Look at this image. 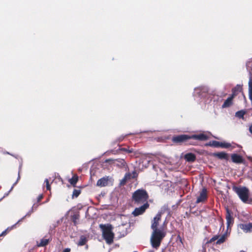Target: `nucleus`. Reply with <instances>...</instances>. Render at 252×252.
Returning <instances> with one entry per match:
<instances>
[{"instance_id": "1", "label": "nucleus", "mask_w": 252, "mask_h": 252, "mask_svg": "<svg viewBox=\"0 0 252 252\" xmlns=\"http://www.w3.org/2000/svg\"><path fill=\"white\" fill-rule=\"evenodd\" d=\"M169 213V210L167 206H163L160 211L157 214L152 221L151 228L153 232L151 235L150 242L153 248L158 249L159 247L161 242L166 235L163 228H158L159 221L161 219L162 214L164 213Z\"/></svg>"}, {"instance_id": "2", "label": "nucleus", "mask_w": 252, "mask_h": 252, "mask_svg": "<svg viewBox=\"0 0 252 252\" xmlns=\"http://www.w3.org/2000/svg\"><path fill=\"white\" fill-rule=\"evenodd\" d=\"M102 232V236L106 242L108 244H111L113 242L114 234L112 232V227L110 224H102L99 225Z\"/></svg>"}, {"instance_id": "3", "label": "nucleus", "mask_w": 252, "mask_h": 252, "mask_svg": "<svg viewBox=\"0 0 252 252\" xmlns=\"http://www.w3.org/2000/svg\"><path fill=\"white\" fill-rule=\"evenodd\" d=\"M232 189L243 202L250 203L251 200L249 199V190L247 188L245 187H238L233 186Z\"/></svg>"}, {"instance_id": "4", "label": "nucleus", "mask_w": 252, "mask_h": 252, "mask_svg": "<svg viewBox=\"0 0 252 252\" xmlns=\"http://www.w3.org/2000/svg\"><path fill=\"white\" fill-rule=\"evenodd\" d=\"M148 198L147 192L143 189H137L132 195V199L137 204L145 203Z\"/></svg>"}, {"instance_id": "5", "label": "nucleus", "mask_w": 252, "mask_h": 252, "mask_svg": "<svg viewBox=\"0 0 252 252\" xmlns=\"http://www.w3.org/2000/svg\"><path fill=\"white\" fill-rule=\"evenodd\" d=\"M208 89L206 87H199L196 88L194 91V96L195 99L199 101L200 99H205L208 96Z\"/></svg>"}, {"instance_id": "6", "label": "nucleus", "mask_w": 252, "mask_h": 252, "mask_svg": "<svg viewBox=\"0 0 252 252\" xmlns=\"http://www.w3.org/2000/svg\"><path fill=\"white\" fill-rule=\"evenodd\" d=\"M114 180L112 177L105 176L98 180L96 186L99 187H104L112 185Z\"/></svg>"}, {"instance_id": "7", "label": "nucleus", "mask_w": 252, "mask_h": 252, "mask_svg": "<svg viewBox=\"0 0 252 252\" xmlns=\"http://www.w3.org/2000/svg\"><path fill=\"white\" fill-rule=\"evenodd\" d=\"M149 205L147 202L143 204L141 206L136 208L132 212V214L136 217L143 214L145 210L149 207Z\"/></svg>"}, {"instance_id": "8", "label": "nucleus", "mask_w": 252, "mask_h": 252, "mask_svg": "<svg viewBox=\"0 0 252 252\" xmlns=\"http://www.w3.org/2000/svg\"><path fill=\"white\" fill-rule=\"evenodd\" d=\"M189 135L187 134H182L174 136L172 138V141L174 143H179L183 142L186 141L187 140L189 139Z\"/></svg>"}, {"instance_id": "9", "label": "nucleus", "mask_w": 252, "mask_h": 252, "mask_svg": "<svg viewBox=\"0 0 252 252\" xmlns=\"http://www.w3.org/2000/svg\"><path fill=\"white\" fill-rule=\"evenodd\" d=\"M238 228L243 230L245 233H250L252 232V223H241L238 224Z\"/></svg>"}, {"instance_id": "10", "label": "nucleus", "mask_w": 252, "mask_h": 252, "mask_svg": "<svg viewBox=\"0 0 252 252\" xmlns=\"http://www.w3.org/2000/svg\"><path fill=\"white\" fill-rule=\"evenodd\" d=\"M189 138L199 141H205L209 139V136L207 134L202 133L198 134H193L190 135Z\"/></svg>"}, {"instance_id": "11", "label": "nucleus", "mask_w": 252, "mask_h": 252, "mask_svg": "<svg viewBox=\"0 0 252 252\" xmlns=\"http://www.w3.org/2000/svg\"><path fill=\"white\" fill-rule=\"evenodd\" d=\"M207 197V189L205 188H203L200 191L199 195L197 198L196 203H199L200 202H203L206 200Z\"/></svg>"}, {"instance_id": "12", "label": "nucleus", "mask_w": 252, "mask_h": 252, "mask_svg": "<svg viewBox=\"0 0 252 252\" xmlns=\"http://www.w3.org/2000/svg\"><path fill=\"white\" fill-rule=\"evenodd\" d=\"M232 161L236 163H241L243 162L244 159L243 157L237 154H232L231 156Z\"/></svg>"}, {"instance_id": "13", "label": "nucleus", "mask_w": 252, "mask_h": 252, "mask_svg": "<svg viewBox=\"0 0 252 252\" xmlns=\"http://www.w3.org/2000/svg\"><path fill=\"white\" fill-rule=\"evenodd\" d=\"M51 240V237L47 238V236L45 237L40 240L39 243H37V245L38 247H44L46 246L49 242Z\"/></svg>"}, {"instance_id": "14", "label": "nucleus", "mask_w": 252, "mask_h": 252, "mask_svg": "<svg viewBox=\"0 0 252 252\" xmlns=\"http://www.w3.org/2000/svg\"><path fill=\"white\" fill-rule=\"evenodd\" d=\"M227 213L226 215V219L227 221V227H228L230 224H232L233 222V219L231 215V213L228 209L226 210Z\"/></svg>"}, {"instance_id": "15", "label": "nucleus", "mask_w": 252, "mask_h": 252, "mask_svg": "<svg viewBox=\"0 0 252 252\" xmlns=\"http://www.w3.org/2000/svg\"><path fill=\"white\" fill-rule=\"evenodd\" d=\"M185 159L188 162H192L195 160L196 157L192 153H188L185 155Z\"/></svg>"}, {"instance_id": "16", "label": "nucleus", "mask_w": 252, "mask_h": 252, "mask_svg": "<svg viewBox=\"0 0 252 252\" xmlns=\"http://www.w3.org/2000/svg\"><path fill=\"white\" fill-rule=\"evenodd\" d=\"M215 156L220 159H227L228 158V155L224 152L216 153Z\"/></svg>"}, {"instance_id": "17", "label": "nucleus", "mask_w": 252, "mask_h": 252, "mask_svg": "<svg viewBox=\"0 0 252 252\" xmlns=\"http://www.w3.org/2000/svg\"><path fill=\"white\" fill-rule=\"evenodd\" d=\"M232 97H228L224 102L223 104L222 105V108H226L230 106L232 104Z\"/></svg>"}, {"instance_id": "18", "label": "nucleus", "mask_w": 252, "mask_h": 252, "mask_svg": "<svg viewBox=\"0 0 252 252\" xmlns=\"http://www.w3.org/2000/svg\"><path fill=\"white\" fill-rule=\"evenodd\" d=\"M121 151L126 152L128 153H133L134 155L137 156L138 154V151L134 150L133 149L129 148H122L120 149Z\"/></svg>"}, {"instance_id": "19", "label": "nucleus", "mask_w": 252, "mask_h": 252, "mask_svg": "<svg viewBox=\"0 0 252 252\" xmlns=\"http://www.w3.org/2000/svg\"><path fill=\"white\" fill-rule=\"evenodd\" d=\"M227 234L224 233L222 235H221L220 237L219 236V238L217 241L216 242V244L218 245L221 244L223 243L226 240L227 238Z\"/></svg>"}, {"instance_id": "20", "label": "nucleus", "mask_w": 252, "mask_h": 252, "mask_svg": "<svg viewBox=\"0 0 252 252\" xmlns=\"http://www.w3.org/2000/svg\"><path fill=\"white\" fill-rule=\"evenodd\" d=\"M87 241V238L85 236L82 235V236H81V237L80 238L79 241L78 243H77V245L78 246H84V245L86 244Z\"/></svg>"}, {"instance_id": "21", "label": "nucleus", "mask_w": 252, "mask_h": 252, "mask_svg": "<svg viewBox=\"0 0 252 252\" xmlns=\"http://www.w3.org/2000/svg\"><path fill=\"white\" fill-rule=\"evenodd\" d=\"M249 96L252 102V81L251 79H250L249 81Z\"/></svg>"}, {"instance_id": "22", "label": "nucleus", "mask_w": 252, "mask_h": 252, "mask_svg": "<svg viewBox=\"0 0 252 252\" xmlns=\"http://www.w3.org/2000/svg\"><path fill=\"white\" fill-rule=\"evenodd\" d=\"M38 205L37 206H35V204H34L33 205V206L32 207V208L31 209V210L30 211H29L27 213V214L24 216L22 219H21L20 220H18V221L17 222V223H18V222H20L21 221H22L24 219H25L26 217H29L31 214L33 212V208L35 207V208H37Z\"/></svg>"}, {"instance_id": "23", "label": "nucleus", "mask_w": 252, "mask_h": 252, "mask_svg": "<svg viewBox=\"0 0 252 252\" xmlns=\"http://www.w3.org/2000/svg\"><path fill=\"white\" fill-rule=\"evenodd\" d=\"M220 147L224 148H231L232 149L234 148L235 146H232L231 144L227 142H221L220 143Z\"/></svg>"}, {"instance_id": "24", "label": "nucleus", "mask_w": 252, "mask_h": 252, "mask_svg": "<svg viewBox=\"0 0 252 252\" xmlns=\"http://www.w3.org/2000/svg\"><path fill=\"white\" fill-rule=\"evenodd\" d=\"M69 183L71 185L75 186L78 181V176H73L72 178L69 179Z\"/></svg>"}, {"instance_id": "25", "label": "nucleus", "mask_w": 252, "mask_h": 252, "mask_svg": "<svg viewBox=\"0 0 252 252\" xmlns=\"http://www.w3.org/2000/svg\"><path fill=\"white\" fill-rule=\"evenodd\" d=\"M245 114V111L241 110L238 111L236 113L235 116L239 118H242L243 117L244 115Z\"/></svg>"}, {"instance_id": "26", "label": "nucleus", "mask_w": 252, "mask_h": 252, "mask_svg": "<svg viewBox=\"0 0 252 252\" xmlns=\"http://www.w3.org/2000/svg\"><path fill=\"white\" fill-rule=\"evenodd\" d=\"M20 178V174L19 172L18 173V176L17 179V181L13 184L11 188H10V190H9V192H10L13 189L14 187L17 184L18 182L19 181V179Z\"/></svg>"}, {"instance_id": "27", "label": "nucleus", "mask_w": 252, "mask_h": 252, "mask_svg": "<svg viewBox=\"0 0 252 252\" xmlns=\"http://www.w3.org/2000/svg\"><path fill=\"white\" fill-rule=\"evenodd\" d=\"M80 190L74 189L72 195H73V196H75V197H77V196H78V195L80 194Z\"/></svg>"}, {"instance_id": "28", "label": "nucleus", "mask_w": 252, "mask_h": 252, "mask_svg": "<svg viewBox=\"0 0 252 252\" xmlns=\"http://www.w3.org/2000/svg\"><path fill=\"white\" fill-rule=\"evenodd\" d=\"M44 183L46 184V189L47 190H50L51 189V187H50V185L49 184V181L47 179H46L45 181H44Z\"/></svg>"}, {"instance_id": "29", "label": "nucleus", "mask_w": 252, "mask_h": 252, "mask_svg": "<svg viewBox=\"0 0 252 252\" xmlns=\"http://www.w3.org/2000/svg\"><path fill=\"white\" fill-rule=\"evenodd\" d=\"M241 90V86L238 85L234 89H233V91L234 92V93H235L236 91L240 92Z\"/></svg>"}, {"instance_id": "30", "label": "nucleus", "mask_w": 252, "mask_h": 252, "mask_svg": "<svg viewBox=\"0 0 252 252\" xmlns=\"http://www.w3.org/2000/svg\"><path fill=\"white\" fill-rule=\"evenodd\" d=\"M213 145L215 147H220V143H221V142L214 141H213Z\"/></svg>"}, {"instance_id": "31", "label": "nucleus", "mask_w": 252, "mask_h": 252, "mask_svg": "<svg viewBox=\"0 0 252 252\" xmlns=\"http://www.w3.org/2000/svg\"><path fill=\"white\" fill-rule=\"evenodd\" d=\"M219 238V235H215L214 236V237H213L210 240V242H214V241L215 240H218V239Z\"/></svg>"}, {"instance_id": "32", "label": "nucleus", "mask_w": 252, "mask_h": 252, "mask_svg": "<svg viewBox=\"0 0 252 252\" xmlns=\"http://www.w3.org/2000/svg\"><path fill=\"white\" fill-rule=\"evenodd\" d=\"M72 219H73V222L74 223V224H76V220L77 219H78V216L77 215H73V218H72Z\"/></svg>"}, {"instance_id": "33", "label": "nucleus", "mask_w": 252, "mask_h": 252, "mask_svg": "<svg viewBox=\"0 0 252 252\" xmlns=\"http://www.w3.org/2000/svg\"><path fill=\"white\" fill-rule=\"evenodd\" d=\"M117 161L120 162V163H121V165L123 166H125V161L124 159H119V160H116Z\"/></svg>"}, {"instance_id": "34", "label": "nucleus", "mask_w": 252, "mask_h": 252, "mask_svg": "<svg viewBox=\"0 0 252 252\" xmlns=\"http://www.w3.org/2000/svg\"><path fill=\"white\" fill-rule=\"evenodd\" d=\"M42 198H43V195L40 194L37 197V201L38 202L40 201L42 199Z\"/></svg>"}, {"instance_id": "35", "label": "nucleus", "mask_w": 252, "mask_h": 252, "mask_svg": "<svg viewBox=\"0 0 252 252\" xmlns=\"http://www.w3.org/2000/svg\"><path fill=\"white\" fill-rule=\"evenodd\" d=\"M9 191L8 192H7V193H5L4 194V195H3V196L0 199V201H1L4 197H5L6 196H8V195L9 194Z\"/></svg>"}, {"instance_id": "36", "label": "nucleus", "mask_w": 252, "mask_h": 252, "mask_svg": "<svg viewBox=\"0 0 252 252\" xmlns=\"http://www.w3.org/2000/svg\"><path fill=\"white\" fill-rule=\"evenodd\" d=\"M70 249L69 248H66L65 249L63 252H70Z\"/></svg>"}, {"instance_id": "37", "label": "nucleus", "mask_w": 252, "mask_h": 252, "mask_svg": "<svg viewBox=\"0 0 252 252\" xmlns=\"http://www.w3.org/2000/svg\"><path fill=\"white\" fill-rule=\"evenodd\" d=\"M6 230H4V231H3L1 234L0 235V236H3L4 235H5L6 234Z\"/></svg>"}, {"instance_id": "38", "label": "nucleus", "mask_w": 252, "mask_h": 252, "mask_svg": "<svg viewBox=\"0 0 252 252\" xmlns=\"http://www.w3.org/2000/svg\"><path fill=\"white\" fill-rule=\"evenodd\" d=\"M249 130L250 132L252 134V125L250 126Z\"/></svg>"}, {"instance_id": "39", "label": "nucleus", "mask_w": 252, "mask_h": 252, "mask_svg": "<svg viewBox=\"0 0 252 252\" xmlns=\"http://www.w3.org/2000/svg\"><path fill=\"white\" fill-rule=\"evenodd\" d=\"M164 161L166 162V163H168L169 162V159L168 158H166L165 160H164Z\"/></svg>"}, {"instance_id": "40", "label": "nucleus", "mask_w": 252, "mask_h": 252, "mask_svg": "<svg viewBox=\"0 0 252 252\" xmlns=\"http://www.w3.org/2000/svg\"><path fill=\"white\" fill-rule=\"evenodd\" d=\"M4 154H9V155H11L12 156H14L13 155L10 154L9 152H4Z\"/></svg>"}, {"instance_id": "41", "label": "nucleus", "mask_w": 252, "mask_h": 252, "mask_svg": "<svg viewBox=\"0 0 252 252\" xmlns=\"http://www.w3.org/2000/svg\"><path fill=\"white\" fill-rule=\"evenodd\" d=\"M21 166H22V165H20V167H19V169H21Z\"/></svg>"}]
</instances>
